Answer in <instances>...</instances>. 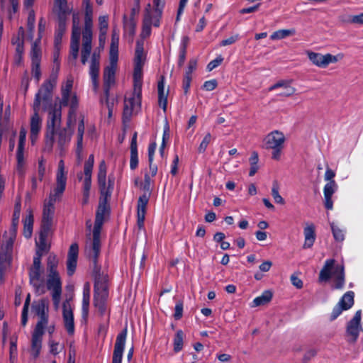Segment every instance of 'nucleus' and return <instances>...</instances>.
<instances>
[{
	"mask_svg": "<svg viewBox=\"0 0 363 363\" xmlns=\"http://www.w3.org/2000/svg\"><path fill=\"white\" fill-rule=\"evenodd\" d=\"M360 320L361 311H357L353 318L347 323L346 332L350 342H354L359 336Z\"/></svg>",
	"mask_w": 363,
	"mask_h": 363,
	"instance_id": "obj_21",
	"label": "nucleus"
},
{
	"mask_svg": "<svg viewBox=\"0 0 363 363\" xmlns=\"http://www.w3.org/2000/svg\"><path fill=\"white\" fill-rule=\"evenodd\" d=\"M91 286L89 283L84 284L83 287V298H82V315L84 318H87L89 314V307L90 301Z\"/></svg>",
	"mask_w": 363,
	"mask_h": 363,
	"instance_id": "obj_37",
	"label": "nucleus"
},
{
	"mask_svg": "<svg viewBox=\"0 0 363 363\" xmlns=\"http://www.w3.org/2000/svg\"><path fill=\"white\" fill-rule=\"evenodd\" d=\"M62 108L55 106L49 111L47 130L45 134V149L51 151L54 145L55 129L61 123Z\"/></svg>",
	"mask_w": 363,
	"mask_h": 363,
	"instance_id": "obj_11",
	"label": "nucleus"
},
{
	"mask_svg": "<svg viewBox=\"0 0 363 363\" xmlns=\"http://www.w3.org/2000/svg\"><path fill=\"white\" fill-rule=\"evenodd\" d=\"M335 260L327 259L324 267L320 272L319 279L321 281H326L333 276L335 281V289H342L345 285L344 268L342 266L334 267Z\"/></svg>",
	"mask_w": 363,
	"mask_h": 363,
	"instance_id": "obj_8",
	"label": "nucleus"
},
{
	"mask_svg": "<svg viewBox=\"0 0 363 363\" xmlns=\"http://www.w3.org/2000/svg\"><path fill=\"white\" fill-rule=\"evenodd\" d=\"M278 88H283L286 89V91H281L279 95L281 96H289L294 94L296 89L293 86H291L288 82H279L277 84L272 86L269 89V90H274Z\"/></svg>",
	"mask_w": 363,
	"mask_h": 363,
	"instance_id": "obj_41",
	"label": "nucleus"
},
{
	"mask_svg": "<svg viewBox=\"0 0 363 363\" xmlns=\"http://www.w3.org/2000/svg\"><path fill=\"white\" fill-rule=\"evenodd\" d=\"M47 287L52 292H62V283L58 272L48 273Z\"/></svg>",
	"mask_w": 363,
	"mask_h": 363,
	"instance_id": "obj_34",
	"label": "nucleus"
},
{
	"mask_svg": "<svg viewBox=\"0 0 363 363\" xmlns=\"http://www.w3.org/2000/svg\"><path fill=\"white\" fill-rule=\"evenodd\" d=\"M350 21L351 22V24L359 26L363 25V13L357 15H352Z\"/></svg>",
	"mask_w": 363,
	"mask_h": 363,
	"instance_id": "obj_64",
	"label": "nucleus"
},
{
	"mask_svg": "<svg viewBox=\"0 0 363 363\" xmlns=\"http://www.w3.org/2000/svg\"><path fill=\"white\" fill-rule=\"evenodd\" d=\"M44 330L35 329L32 334L30 354L36 359L38 357L41 348Z\"/></svg>",
	"mask_w": 363,
	"mask_h": 363,
	"instance_id": "obj_25",
	"label": "nucleus"
},
{
	"mask_svg": "<svg viewBox=\"0 0 363 363\" xmlns=\"http://www.w3.org/2000/svg\"><path fill=\"white\" fill-rule=\"evenodd\" d=\"M272 293L270 291H264L259 296L253 300L251 307L255 308L266 305L272 300Z\"/></svg>",
	"mask_w": 363,
	"mask_h": 363,
	"instance_id": "obj_40",
	"label": "nucleus"
},
{
	"mask_svg": "<svg viewBox=\"0 0 363 363\" xmlns=\"http://www.w3.org/2000/svg\"><path fill=\"white\" fill-rule=\"evenodd\" d=\"M145 56L143 52V43L137 42L134 60L133 91L126 96L124 101L123 121H128L133 113L138 112L141 106L143 67L145 64Z\"/></svg>",
	"mask_w": 363,
	"mask_h": 363,
	"instance_id": "obj_1",
	"label": "nucleus"
},
{
	"mask_svg": "<svg viewBox=\"0 0 363 363\" xmlns=\"http://www.w3.org/2000/svg\"><path fill=\"white\" fill-rule=\"evenodd\" d=\"M16 238L14 230L6 231L2 236L0 245V279L9 268L13 256V243Z\"/></svg>",
	"mask_w": 363,
	"mask_h": 363,
	"instance_id": "obj_6",
	"label": "nucleus"
},
{
	"mask_svg": "<svg viewBox=\"0 0 363 363\" xmlns=\"http://www.w3.org/2000/svg\"><path fill=\"white\" fill-rule=\"evenodd\" d=\"M306 55L314 66L322 69L328 67L330 64L337 63L344 58L342 53L333 55L330 53L322 54L309 50H306Z\"/></svg>",
	"mask_w": 363,
	"mask_h": 363,
	"instance_id": "obj_13",
	"label": "nucleus"
},
{
	"mask_svg": "<svg viewBox=\"0 0 363 363\" xmlns=\"http://www.w3.org/2000/svg\"><path fill=\"white\" fill-rule=\"evenodd\" d=\"M106 170L107 167L106 162L102 160L99 165L97 182L101 194L105 197L111 195L114 185L113 179H111L110 177L108 179V182H106Z\"/></svg>",
	"mask_w": 363,
	"mask_h": 363,
	"instance_id": "obj_14",
	"label": "nucleus"
},
{
	"mask_svg": "<svg viewBox=\"0 0 363 363\" xmlns=\"http://www.w3.org/2000/svg\"><path fill=\"white\" fill-rule=\"evenodd\" d=\"M296 34V30L294 28L291 29H281L274 32L271 35L270 38L272 40H281L289 36L294 35Z\"/></svg>",
	"mask_w": 363,
	"mask_h": 363,
	"instance_id": "obj_42",
	"label": "nucleus"
},
{
	"mask_svg": "<svg viewBox=\"0 0 363 363\" xmlns=\"http://www.w3.org/2000/svg\"><path fill=\"white\" fill-rule=\"evenodd\" d=\"M38 112V111L34 110V113L30 118V140L33 145L35 144L42 127V119Z\"/></svg>",
	"mask_w": 363,
	"mask_h": 363,
	"instance_id": "obj_30",
	"label": "nucleus"
},
{
	"mask_svg": "<svg viewBox=\"0 0 363 363\" xmlns=\"http://www.w3.org/2000/svg\"><path fill=\"white\" fill-rule=\"evenodd\" d=\"M238 39H239L238 34L232 35L226 39L223 40L220 42V46H227V45H232V44L235 43Z\"/></svg>",
	"mask_w": 363,
	"mask_h": 363,
	"instance_id": "obj_61",
	"label": "nucleus"
},
{
	"mask_svg": "<svg viewBox=\"0 0 363 363\" xmlns=\"http://www.w3.org/2000/svg\"><path fill=\"white\" fill-rule=\"evenodd\" d=\"M123 28L125 32H128L130 35H133L135 32V23L131 17L128 19L127 16H123Z\"/></svg>",
	"mask_w": 363,
	"mask_h": 363,
	"instance_id": "obj_47",
	"label": "nucleus"
},
{
	"mask_svg": "<svg viewBox=\"0 0 363 363\" xmlns=\"http://www.w3.org/2000/svg\"><path fill=\"white\" fill-rule=\"evenodd\" d=\"M108 297V286L104 278H97L94 284V305L101 315H104L107 309Z\"/></svg>",
	"mask_w": 363,
	"mask_h": 363,
	"instance_id": "obj_12",
	"label": "nucleus"
},
{
	"mask_svg": "<svg viewBox=\"0 0 363 363\" xmlns=\"http://www.w3.org/2000/svg\"><path fill=\"white\" fill-rule=\"evenodd\" d=\"M33 309L39 318L35 328L44 330L48 323L49 301L48 299H41L38 302H35L33 304Z\"/></svg>",
	"mask_w": 363,
	"mask_h": 363,
	"instance_id": "obj_15",
	"label": "nucleus"
},
{
	"mask_svg": "<svg viewBox=\"0 0 363 363\" xmlns=\"http://www.w3.org/2000/svg\"><path fill=\"white\" fill-rule=\"evenodd\" d=\"M212 139V136L210 133H207L201 143H200L198 150L199 152H204L208 145V144L211 143Z\"/></svg>",
	"mask_w": 363,
	"mask_h": 363,
	"instance_id": "obj_54",
	"label": "nucleus"
},
{
	"mask_svg": "<svg viewBox=\"0 0 363 363\" xmlns=\"http://www.w3.org/2000/svg\"><path fill=\"white\" fill-rule=\"evenodd\" d=\"M338 303L343 308V309H350L354 304V292L348 291L345 294Z\"/></svg>",
	"mask_w": 363,
	"mask_h": 363,
	"instance_id": "obj_43",
	"label": "nucleus"
},
{
	"mask_svg": "<svg viewBox=\"0 0 363 363\" xmlns=\"http://www.w3.org/2000/svg\"><path fill=\"white\" fill-rule=\"evenodd\" d=\"M337 188L335 181L327 182L323 188L324 205L328 210H332L333 208L332 196L337 191Z\"/></svg>",
	"mask_w": 363,
	"mask_h": 363,
	"instance_id": "obj_29",
	"label": "nucleus"
},
{
	"mask_svg": "<svg viewBox=\"0 0 363 363\" xmlns=\"http://www.w3.org/2000/svg\"><path fill=\"white\" fill-rule=\"evenodd\" d=\"M106 213V202H101L99 205L96 214L95 223L93 230V239L92 240L87 242L86 245V253L89 258L93 259L94 263H96L97 257L100 252V233L101 228L104 222Z\"/></svg>",
	"mask_w": 363,
	"mask_h": 363,
	"instance_id": "obj_4",
	"label": "nucleus"
},
{
	"mask_svg": "<svg viewBox=\"0 0 363 363\" xmlns=\"http://www.w3.org/2000/svg\"><path fill=\"white\" fill-rule=\"evenodd\" d=\"M50 230L43 229L39 235L38 238L36 240L35 243L37 246L36 254L44 255L49 250V245L47 243L46 238Z\"/></svg>",
	"mask_w": 363,
	"mask_h": 363,
	"instance_id": "obj_35",
	"label": "nucleus"
},
{
	"mask_svg": "<svg viewBox=\"0 0 363 363\" xmlns=\"http://www.w3.org/2000/svg\"><path fill=\"white\" fill-rule=\"evenodd\" d=\"M164 4V0H153L154 8L152 9L150 5V11L153 18V26L155 27L160 26V19L162 16Z\"/></svg>",
	"mask_w": 363,
	"mask_h": 363,
	"instance_id": "obj_36",
	"label": "nucleus"
},
{
	"mask_svg": "<svg viewBox=\"0 0 363 363\" xmlns=\"http://www.w3.org/2000/svg\"><path fill=\"white\" fill-rule=\"evenodd\" d=\"M118 60L109 58V65L104 71V86L106 96L108 98L109 90L115 84V74L118 68Z\"/></svg>",
	"mask_w": 363,
	"mask_h": 363,
	"instance_id": "obj_16",
	"label": "nucleus"
},
{
	"mask_svg": "<svg viewBox=\"0 0 363 363\" xmlns=\"http://www.w3.org/2000/svg\"><path fill=\"white\" fill-rule=\"evenodd\" d=\"M26 215L23 220V235L26 238H30L33 233V215L30 210L27 211Z\"/></svg>",
	"mask_w": 363,
	"mask_h": 363,
	"instance_id": "obj_39",
	"label": "nucleus"
},
{
	"mask_svg": "<svg viewBox=\"0 0 363 363\" xmlns=\"http://www.w3.org/2000/svg\"><path fill=\"white\" fill-rule=\"evenodd\" d=\"M272 196L275 203L281 205L285 203V201L279 194V184L277 181H274L272 186Z\"/></svg>",
	"mask_w": 363,
	"mask_h": 363,
	"instance_id": "obj_46",
	"label": "nucleus"
},
{
	"mask_svg": "<svg viewBox=\"0 0 363 363\" xmlns=\"http://www.w3.org/2000/svg\"><path fill=\"white\" fill-rule=\"evenodd\" d=\"M343 311H345L343 309V308L340 306L339 303H337L333 308V312L331 313L330 320H334L336 319Z\"/></svg>",
	"mask_w": 363,
	"mask_h": 363,
	"instance_id": "obj_63",
	"label": "nucleus"
},
{
	"mask_svg": "<svg viewBox=\"0 0 363 363\" xmlns=\"http://www.w3.org/2000/svg\"><path fill=\"white\" fill-rule=\"evenodd\" d=\"M74 80L72 77H67L66 80L63 82L60 86V96L57 98L58 106L61 108L69 106V118L67 121V126H71V123L75 118V111L78 106L79 100L77 93L73 91Z\"/></svg>",
	"mask_w": 363,
	"mask_h": 363,
	"instance_id": "obj_5",
	"label": "nucleus"
},
{
	"mask_svg": "<svg viewBox=\"0 0 363 363\" xmlns=\"http://www.w3.org/2000/svg\"><path fill=\"white\" fill-rule=\"evenodd\" d=\"M26 133L27 132L26 129L22 128L20 130L19 141L16 153L17 169L21 174L23 172L25 165L23 151L26 139Z\"/></svg>",
	"mask_w": 363,
	"mask_h": 363,
	"instance_id": "obj_23",
	"label": "nucleus"
},
{
	"mask_svg": "<svg viewBox=\"0 0 363 363\" xmlns=\"http://www.w3.org/2000/svg\"><path fill=\"white\" fill-rule=\"evenodd\" d=\"M174 317L175 319L179 320L182 318L183 313V303L182 301L177 303L174 308Z\"/></svg>",
	"mask_w": 363,
	"mask_h": 363,
	"instance_id": "obj_62",
	"label": "nucleus"
},
{
	"mask_svg": "<svg viewBox=\"0 0 363 363\" xmlns=\"http://www.w3.org/2000/svg\"><path fill=\"white\" fill-rule=\"evenodd\" d=\"M126 335V329H125L118 335L115 343L112 363H121L123 353L125 344Z\"/></svg>",
	"mask_w": 363,
	"mask_h": 363,
	"instance_id": "obj_22",
	"label": "nucleus"
},
{
	"mask_svg": "<svg viewBox=\"0 0 363 363\" xmlns=\"http://www.w3.org/2000/svg\"><path fill=\"white\" fill-rule=\"evenodd\" d=\"M58 72L59 65L57 64L56 70L52 71L49 78L44 82L35 94L33 103V109L35 111H39L42 102L47 101L51 98L52 91L57 84Z\"/></svg>",
	"mask_w": 363,
	"mask_h": 363,
	"instance_id": "obj_10",
	"label": "nucleus"
},
{
	"mask_svg": "<svg viewBox=\"0 0 363 363\" xmlns=\"http://www.w3.org/2000/svg\"><path fill=\"white\" fill-rule=\"evenodd\" d=\"M9 352L11 362L13 363L17 356V344L15 338L11 340Z\"/></svg>",
	"mask_w": 363,
	"mask_h": 363,
	"instance_id": "obj_57",
	"label": "nucleus"
},
{
	"mask_svg": "<svg viewBox=\"0 0 363 363\" xmlns=\"http://www.w3.org/2000/svg\"><path fill=\"white\" fill-rule=\"evenodd\" d=\"M286 137L279 130H273L268 133L263 140L264 147L271 150L272 158L279 160L284 148Z\"/></svg>",
	"mask_w": 363,
	"mask_h": 363,
	"instance_id": "obj_9",
	"label": "nucleus"
},
{
	"mask_svg": "<svg viewBox=\"0 0 363 363\" xmlns=\"http://www.w3.org/2000/svg\"><path fill=\"white\" fill-rule=\"evenodd\" d=\"M79 38H80V28L79 26L74 25L72 28V33L70 43V52L69 57V62L75 64V62L79 55Z\"/></svg>",
	"mask_w": 363,
	"mask_h": 363,
	"instance_id": "obj_20",
	"label": "nucleus"
},
{
	"mask_svg": "<svg viewBox=\"0 0 363 363\" xmlns=\"http://www.w3.org/2000/svg\"><path fill=\"white\" fill-rule=\"evenodd\" d=\"M23 30L22 28H20V30L18 34V37L16 39L13 40V43L16 45V51L19 59L21 57L22 54L23 53Z\"/></svg>",
	"mask_w": 363,
	"mask_h": 363,
	"instance_id": "obj_44",
	"label": "nucleus"
},
{
	"mask_svg": "<svg viewBox=\"0 0 363 363\" xmlns=\"http://www.w3.org/2000/svg\"><path fill=\"white\" fill-rule=\"evenodd\" d=\"M48 345L50 347V352L53 355H57L64 348V346L62 344H60V342H56L52 339L49 340Z\"/></svg>",
	"mask_w": 363,
	"mask_h": 363,
	"instance_id": "obj_52",
	"label": "nucleus"
},
{
	"mask_svg": "<svg viewBox=\"0 0 363 363\" xmlns=\"http://www.w3.org/2000/svg\"><path fill=\"white\" fill-rule=\"evenodd\" d=\"M67 170L65 162L60 160L56 172V182L50 194L49 201L45 203L43 213V229L50 230L55 212L54 203L62 195L65 190L67 180Z\"/></svg>",
	"mask_w": 363,
	"mask_h": 363,
	"instance_id": "obj_2",
	"label": "nucleus"
},
{
	"mask_svg": "<svg viewBox=\"0 0 363 363\" xmlns=\"http://www.w3.org/2000/svg\"><path fill=\"white\" fill-rule=\"evenodd\" d=\"M20 214H21V204L16 203L15 206L13 214V219H12V225L9 230H14V232L16 233L17 231V225L18 223V220L20 218Z\"/></svg>",
	"mask_w": 363,
	"mask_h": 363,
	"instance_id": "obj_48",
	"label": "nucleus"
},
{
	"mask_svg": "<svg viewBox=\"0 0 363 363\" xmlns=\"http://www.w3.org/2000/svg\"><path fill=\"white\" fill-rule=\"evenodd\" d=\"M58 264V259L55 255H50L48 257L47 269L48 273L57 272V267Z\"/></svg>",
	"mask_w": 363,
	"mask_h": 363,
	"instance_id": "obj_49",
	"label": "nucleus"
},
{
	"mask_svg": "<svg viewBox=\"0 0 363 363\" xmlns=\"http://www.w3.org/2000/svg\"><path fill=\"white\" fill-rule=\"evenodd\" d=\"M184 337L185 335L182 330H179L177 331L173 340L174 351L175 352H179L182 350Z\"/></svg>",
	"mask_w": 363,
	"mask_h": 363,
	"instance_id": "obj_45",
	"label": "nucleus"
},
{
	"mask_svg": "<svg viewBox=\"0 0 363 363\" xmlns=\"http://www.w3.org/2000/svg\"><path fill=\"white\" fill-rule=\"evenodd\" d=\"M223 58L221 56L218 57L215 60L211 61L207 65V69L208 71H212L213 69L216 68L219 66L223 62Z\"/></svg>",
	"mask_w": 363,
	"mask_h": 363,
	"instance_id": "obj_60",
	"label": "nucleus"
},
{
	"mask_svg": "<svg viewBox=\"0 0 363 363\" xmlns=\"http://www.w3.org/2000/svg\"><path fill=\"white\" fill-rule=\"evenodd\" d=\"M157 148L156 143H152L148 147V161L149 164H153L154 155Z\"/></svg>",
	"mask_w": 363,
	"mask_h": 363,
	"instance_id": "obj_59",
	"label": "nucleus"
},
{
	"mask_svg": "<svg viewBox=\"0 0 363 363\" xmlns=\"http://www.w3.org/2000/svg\"><path fill=\"white\" fill-rule=\"evenodd\" d=\"M331 229L335 239L337 241H342L344 240V232L339 228L334 223H331Z\"/></svg>",
	"mask_w": 363,
	"mask_h": 363,
	"instance_id": "obj_56",
	"label": "nucleus"
},
{
	"mask_svg": "<svg viewBox=\"0 0 363 363\" xmlns=\"http://www.w3.org/2000/svg\"><path fill=\"white\" fill-rule=\"evenodd\" d=\"M43 273L42 268H30L29 272L30 282L39 294H44L45 291Z\"/></svg>",
	"mask_w": 363,
	"mask_h": 363,
	"instance_id": "obj_19",
	"label": "nucleus"
},
{
	"mask_svg": "<svg viewBox=\"0 0 363 363\" xmlns=\"http://www.w3.org/2000/svg\"><path fill=\"white\" fill-rule=\"evenodd\" d=\"M118 43L119 33L116 30H113L111 36V43L110 46L109 58L118 59Z\"/></svg>",
	"mask_w": 363,
	"mask_h": 363,
	"instance_id": "obj_38",
	"label": "nucleus"
},
{
	"mask_svg": "<svg viewBox=\"0 0 363 363\" xmlns=\"http://www.w3.org/2000/svg\"><path fill=\"white\" fill-rule=\"evenodd\" d=\"M94 163V157L93 155H91L86 161L84 167V179L83 181V191H90Z\"/></svg>",
	"mask_w": 363,
	"mask_h": 363,
	"instance_id": "obj_26",
	"label": "nucleus"
},
{
	"mask_svg": "<svg viewBox=\"0 0 363 363\" xmlns=\"http://www.w3.org/2000/svg\"><path fill=\"white\" fill-rule=\"evenodd\" d=\"M30 55L32 63L40 62L41 51L38 42H35L32 45Z\"/></svg>",
	"mask_w": 363,
	"mask_h": 363,
	"instance_id": "obj_51",
	"label": "nucleus"
},
{
	"mask_svg": "<svg viewBox=\"0 0 363 363\" xmlns=\"http://www.w3.org/2000/svg\"><path fill=\"white\" fill-rule=\"evenodd\" d=\"M158 104L165 112L167 106L169 91L164 90V78L162 77L157 83Z\"/></svg>",
	"mask_w": 363,
	"mask_h": 363,
	"instance_id": "obj_33",
	"label": "nucleus"
},
{
	"mask_svg": "<svg viewBox=\"0 0 363 363\" xmlns=\"http://www.w3.org/2000/svg\"><path fill=\"white\" fill-rule=\"evenodd\" d=\"M71 128L72 125L69 128L67 125L66 128L55 129L54 143H57L60 150H62L65 146L69 144L72 137Z\"/></svg>",
	"mask_w": 363,
	"mask_h": 363,
	"instance_id": "obj_24",
	"label": "nucleus"
},
{
	"mask_svg": "<svg viewBox=\"0 0 363 363\" xmlns=\"http://www.w3.org/2000/svg\"><path fill=\"white\" fill-rule=\"evenodd\" d=\"M157 172V166L155 164H149L148 170H145L144 182L140 184V188L145 191L138 201V225L139 228L143 227L144 220L146 214L147 205L149 201V194L151 191V186L153 183L152 178L155 177Z\"/></svg>",
	"mask_w": 363,
	"mask_h": 363,
	"instance_id": "obj_3",
	"label": "nucleus"
},
{
	"mask_svg": "<svg viewBox=\"0 0 363 363\" xmlns=\"http://www.w3.org/2000/svg\"><path fill=\"white\" fill-rule=\"evenodd\" d=\"M40 62L32 63V74L35 78L37 82H39L41 77V71L40 68Z\"/></svg>",
	"mask_w": 363,
	"mask_h": 363,
	"instance_id": "obj_58",
	"label": "nucleus"
},
{
	"mask_svg": "<svg viewBox=\"0 0 363 363\" xmlns=\"http://www.w3.org/2000/svg\"><path fill=\"white\" fill-rule=\"evenodd\" d=\"M35 12L33 9H30L28 13L27 20V27L29 32L32 34L35 29Z\"/></svg>",
	"mask_w": 363,
	"mask_h": 363,
	"instance_id": "obj_53",
	"label": "nucleus"
},
{
	"mask_svg": "<svg viewBox=\"0 0 363 363\" xmlns=\"http://www.w3.org/2000/svg\"><path fill=\"white\" fill-rule=\"evenodd\" d=\"M304 242L303 249H310L314 245L315 241V227L312 223H306L303 228Z\"/></svg>",
	"mask_w": 363,
	"mask_h": 363,
	"instance_id": "obj_27",
	"label": "nucleus"
},
{
	"mask_svg": "<svg viewBox=\"0 0 363 363\" xmlns=\"http://www.w3.org/2000/svg\"><path fill=\"white\" fill-rule=\"evenodd\" d=\"M78 252L79 247L77 244H72L68 252L67 261V274L69 276H72L75 272L77 263Z\"/></svg>",
	"mask_w": 363,
	"mask_h": 363,
	"instance_id": "obj_28",
	"label": "nucleus"
},
{
	"mask_svg": "<svg viewBox=\"0 0 363 363\" xmlns=\"http://www.w3.org/2000/svg\"><path fill=\"white\" fill-rule=\"evenodd\" d=\"M100 67V55L96 51L93 52L89 67V75L91 77L93 89L95 91L99 88V74Z\"/></svg>",
	"mask_w": 363,
	"mask_h": 363,
	"instance_id": "obj_18",
	"label": "nucleus"
},
{
	"mask_svg": "<svg viewBox=\"0 0 363 363\" xmlns=\"http://www.w3.org/2000/svg\"><path fill=\"white\" fill-rule=\"evenodd\" d=\"M138 152L137 149L135 146L133 147L132 150L130 152V167L131 169H135L138 167Z\"/></svg>",
	"mask_w": 363,
	"mask_h": 363,
	"instance_id": "obj_55",
	"label": "nucleus"
},
{
	"mask_svg": "<svg viewBox=\"0 0 363 363\" xmlns=\"http://www.w3.org/2000/svg\"><path fill=\"white\" fill-rule=\"evenodd\" d=\"M62 322L67 333L72 335L74 333V320L72 306L70 299H67L62 304Z\"/></svg>",
	"mask_w": 363,
	"mask_h": 363,
	"instance_id": "obj_17",
	"label": "nucleus"
},
{
	"mask_svg": "<svg viewBox=\"0 0 363 363\" xmlns=\"http://www.w3.org/2000/svg\"><path fill=\"white\" fill-rule=\"evenodd\" d=\"M84 7V28L82 33V49L81 52V61L85 65L91 50L92 28H93V7L91 6Z\"/></svg>",
	"mask_w": 363,
	"mask_h": 363,
	"instance_id": "obj_7",
	"label": "nucleus"
},
{
	"mask_svg": "<svg viewBox=\"0 0 363 363\" xmlns=\"http://www.w3.org/2000/svg\"><path fill=\"white\" fill-rule=\"evenodd\" d=\"M65 23L64 21L60 20L58 25V28L55 33V46H58L60 44L62 35L65 31Z\"/></svg>",
	"mask_w": 363,
	"mask_h": 363,
	"instance_id": "obj_50",
	"label": "nucleus"
},
{
	"mask_svg": "<svg viewBox=\"0 0 363 363\" xmlns=\"http://www.w3.org/2000/svg\"><path fill=\"white\" fill-rule=\"evenodd\" d=\"M84 133V116H81L78 125H77V144L76 149V154L79 160V162L82 159V152L83 150V135Z\"/></svg>",
	"mask_w": 363,
	"mask_h": 363,
	"instance_id": "obj_32",
	"label": "nucleus"
},
{
	"mask_svg": "<svg viewBox=\"0 0 363 363\" xmlns=\"http://www.w3.org/2000/svg\"><path fill=\"white\" fill-rule=\"evenodd\" d=\"M152 25H153V18L150 11V4H148L145 8L143 21V28L140 34L143 38H147L150 35Z\"/></svg>",
	"mask_w": 363,
	"mask_h": 363,
	"instance_id": "obj_31",
	"label": "nucleus"
}]
</instances>
